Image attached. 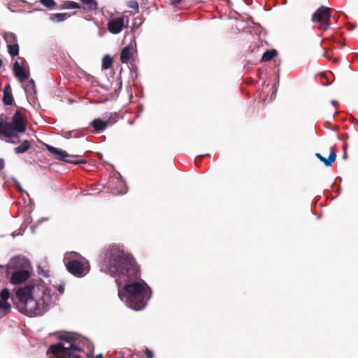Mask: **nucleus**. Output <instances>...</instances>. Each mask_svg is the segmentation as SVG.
<instances>
[{"label":"nucleus","mask_w":358,"mask_h":358,"mask_svg":"<svg viewBox=\"0 0 358 358\" xmlns=\"http://www.w3.org/2000/svg\"><path fill=\"white\" fill-rule=\"evenodd\" d=\"M51 301L48 288L41 285H27L17 289L15 305L22 313L29 317L42 315Z\"/></svg>","instance_id":"2"},{"label":"nucleus","mask_w":358,"mask_h":358,"mask_svg":"<svg viewBox=\"0 0 358 358\" xmlns=\"http://www.w3.org/2000/svg\"><path fill=\"white\" fill-rule=\"evenodd\" d=\"M127 294V303L135 310L143 309L151 296V290L141 276L128 281H121L120 288Z\"/></svg>","instance_id":"3"},{"label":"nucleus","mask_w":358,"mask_h":358,"mask_svg":"<svg viewBox=\"0 0 358 358\" xmlns=\"http://www.w3.org/2000/svg\"><path fill=\"white\" fill-rule=\"evenodd\" d=\"M171 1L172 3H180L182 0H170Z\"/></svg>","instance_id":"34"},{"label":"nucleus","mask_w":358,"mask_h":358,"mask_svg":"<svg viewBox=\"0 0 358 358\" xmlns=\"http://www.w3.org/2000/svg\"><path fill=\"white\" fill-rule=\"evenodd\" d=\"M127 6L129 8H133L136 10V12L138 11V3L137 1L136 0H131L127 3Z\"/></svg>","instance_id":"27"},{"label":"nucleus","mask_w":358,"mask_h":358,"mask_svg":"<svg viewBox=\"0 0 358 358\" xmlns=\"http://www.w3.org/2000/svg\"><path fill=\"white\" fill-rule=\"evenodd\" d=\"M65 266L71 274L78 278L85 276L89 271L82 262L76 259L65 262Z\"/></svg>","instance_id":"8"},{"label":"nucleus","mask_w":358,"mask_h":358,"mask_svg":"<svg viewBox=\"0 0 358 358\" xmlns=\"http://www.w3.org/2000/svg\"><path fill=\"white\" fill-rule=\"evenodd\" d=\"M113 65V59L108 55H105L102 59V68L103 69H108Z\"/></svg>","instance_id":"22"},{"label":"nucleus","mask_w":358,"mask_h":358,"mask_svg":"<svg viewBox=\"0 0 358 358\" xmlns=\"http://www.w3.org/2000/svg\"><path fill=\"white\" fill-rule=\"evenodd\" d=\"M3 37L7 44L9 55L14 57L19 55L20 46L17 42V37L13 32H5Z\"/></svg>","instance_id":"9"},{"label":"nucleus","mask_w":358,"mask_h":358,"mask_svg":"<svg viewBox=\"0 0 358 358\" xmlns=\"http://www.w3.org/2000/svg\"><path fill=\"white\" fill-rule=\"evenodd\" d=\"M14 101L13 96L12 94V89L10 85L5 86L3 89V102L5 105H12Z\"/></svg>","instance_id":"14"},{"label":"nucleus","mask_w":358,"mask_h":358,"mask_svg":"<svg viewBox=\"0 0 358 358\" xmlns=\"http://www.w3.org/2000/svg\"><path fill=\"white\" fill-rule=\"evenodd\" d=\"M323 56L330 60H332L334 62H338V59L333 58L331 56H330L327 51L324 52Z\"/></svg>","instance_id":"28"},{"label":"nucleus","mask_w":358,"mask_h":358,"mask_svg":"<svg viewBox=\"0 0 358 358\" xmlns=\"http://www.w3.org/2000/svg\"><path fill=\"white\" fill-rule=\"evenodd\" d=\"M62 8L66 9L80 8V5L74 1H66L63 3Z\"/></svg>","instance_id":"24"},{"label":"nucleus","mask_w":358,"mask_h":358,"mask_svg":"<svg viewBox=\"0 0 358 358\" xmlns=\"http://www.w3.org/2000/svg\"><path fill=\"white\" fill-rule=\"evenodd\" d=\"M77 335L66 334L59 337V340L64 341L66 344L57 343L51 345L47 350V355L52 354L58 358H80L78 353L82 352L80 347L76 344Z\"/></svg>","instance_id":"5"},{"label":"nucleus","mask_w":358,"mask_h":358,"mask_svg":"<svg viewBox=\"0 0 358 358\" xmlns=\"http://www.w3.org/2000/svg\"><path fill=\"white\" fill-rule=\"evenodd\" d=\"M331 17L330 8L326 6H321L313 14L311 20L314 23H318V29L324 31L330 27Z\"/></svg>","instance_id":"7"},{"label":"nucleus","mask_w":358,"mask_h":358,"mask_svg":"<svg viewBox=\"0 0 358 358\" xmlns=\"http://www.w3.org/2000/svg\"><path fill=\"white\" fill-rule=\"evenodd\" d=\"M30 148V141L28 140H24L20 145L14 148V151L16 154H22L27 152Z\"/></svg>","instance_id":"17"},{"label":"nucleus","mask_w":358,"mask_h":358,"mask_svg":"<svg viewBox=\"0 0 358 358\" xmlns=\"http://www.w3.org/2000/svg\"><path fill=\"white\" fill-rule=\"evenodd\" d=\"M315 156L317 158H318L321 162H322L325 166H331V164L335 162L336 160V152H334V150H332L328 158H325L324 157L322 156L320 153H316L315 154Z\"/></svg>","instance_id":"15"},{"label":"nucleus","mask_w":358,"mask_h":358,"mask_svg":"<svg viewBox=\"0 0 358 358\" xmlns=\"http://www.w3.org/2000/svg\"><path fill=\"white\" fill-rule=\"evenodd\" d=\"M15 185L19 192H24V190L22 188L21 185L19 182H17V180H15Z\"/></svg>","instance_id":"30"},{"label":"nucleus","mask_w":358,"mask_h":358,"mask_svg":"<svg viewBox=\"0 0 358 358\" xmlns=\"http://www.w3.org/2000/svg\"><path fill=\"white\" fill-rule=\"evenodd\" d=\"M2 64H3V62H2V60L0 59V68H1V66H2Z\"/></svg>","instance_id":"38"},{"label":"nucleus","mask_w":358,"mask_h":358,"mask_svg":"<svg viewBox=\"0 0 358 358\" xmlns=\"http://www.w3.org/2000/svg\"><path fill=\"white\" fill-rule=\"evenodd\" d=\"M13 71L15 76L20 83H23L27 80L29 76V73H27L24 67L20 65L17 61H15L13 64Z\"/></svg>","instance_id":"12"},{"label":"nucleus","mask_w":358,"mask_h":358,"mask_svg":"<svg viewBox=\"0 0 358 358\" xmlns=\"http://www.w3.org/2000/svg\"><path fill=\"white\" fill-rule=\"evenodd\" d=\"M331 103H332V104H333L334 106H336H336H337V105H338V102H337L336 101H334H334H331Z\"/></svg>","instance_id":"35"},{"label":"nucleus","mask_w":358,"mask_h":358,"mask_svg":"<svg viewBox=\"0 0 358 358\" xmlns=\"http://www.w3.org/2000/svg\"><path fill=\"white\" fill-rule=\"evenodd\" d=\"M278 52L275 49H271L266 50L262 55V62H269L275 56H277Z\"/></svg>","instance_id":"20"},{"label":"nucleus","mask_w":358,"mask_h":358,"mask_svg":"<svg viewBox=\"0 0 358 358\" xmlns=\"http://www.w3.org/2000/svg\"><path fill=\"white\" fill-rule=\"evenodd\" d=\"M100 270L117 278L115 282L120 296L121 281H128L141 276V271L134 257L118 245H110L102 252Z\"/></svg>","instance_id":"1"},{"label":"nucleus","mask_w":358,"mask_h":358,"mask_svg":"<svg viewBox=\"0 0 358 358\" xmlns=\"http://www.w3.org/2000/svg\"><path fill=\"white\" fill-rule=\"evenodd\" d=\"M123 27L124 18L122 17L112 18L108 22V31L113 34L120 33L122 31Z\"/></svg>","instance_id":"10"},{"label":"nucleus","mask_w":358,"mask_h":358,"mask_svg":"<svg viewBox=\"0 0 358 358\" xmlns=\"http://www.w3.org/2000/svg\"><path fill=\"white\" fill-rule=\"evenodd\" d=\"M27 129V121L22 113L16 110L10 120L3 114L0 115V138H6V141L12 143H17L19 141L12 140L17 138L18 134L24 133Z\"/></svg>","instance_id":"4"},{"label":"nucleus","mask_w":358,"mask_h":358,"mask_svg":"<svg viewBox=\"0 0 358 358\" xmlns=\"http://www.w3.org/2000/svg\"><path fill=\"white\" fill-rule=\"evenodd\" d=\"M24 90L27 93L30 94H35L36 93V85L33 79H30L27 82Z\"/></svg>","instance_id":"21"},{"label":"nucleus","mask_w":358,"mask_h":358,"mask_svg":"<svg viewBox=\"0 0 358 358\" xmlns=\"http://www.w3.org/2000/svg\"><path fill=\"white\" fill-rule=\"evenodd\" d=\"M71 15L67 13H54L50 15V20L54 22H59L66 20Z\"/></svg>","instance_id":"19"},{"label":"nucleus","mask_w":358,"mask_h":358,"mask_svg":"<svg viewBox=\"0 0 358 358\" xmlns=\"http://www.w3.org/2000/svg\"><path fill=\"white\" fill-rule=\"evenodd\" d=\"M4 168V160L1 158H0V171L3 170Z\"/></svg>","instance_id":"31"},{"label":"nucleus","mask_w":358,"mask_h":358,"mask_svg":"<svg viewBox=\"0 0 358 358\" xmlns=\"http://www.w3.org/2000/svg\"><path fill=\"white\" fill-rule=\"evenodd\" d=\"M11 306L10 305L3 300H0V311L2 312V315H5L10 312Z\"/></svg>","instance_id":"23"},{"label":"nucleus","mask_w":358,"mask_h":358,"mask_svg":"<svg viewBox=\"0 0 358 358\" xmlns=\"http://www.w3.org/2000/svg\"><path fill=\"white\" fill-rule=\"evenodd\" d=\"M131 49H132L131 46L127 45V46L123 48L122 50H121L120 58V61L122 63H127L129 62V60L131 58V57H132Z\"/></svg>","instance_id":"16"},{"label":"nucleus","mask_w":358,"mask_h":358,"mask_svg":"<svg viewBox=\"0 0 358 358\" xmlns=\"http://www.w3.org/2000/svg\"><path fill=\"white\" fill-rule=\"evenodd\" d=\"M41 3L48 8H54L56 4L54 0H41Z\"/></svg>","instance_id":"25"},{"label":"nucleus","mask_w":358,"mask_h":358,"mask_svg":"<svg viewBox=\"0 0 358 358\" xmlns=\"http://www.w3.org/2000/svg\"><path fill=\"white\" fill-rule=\"evenodd\" d=\"M58 291L61 294L64 293V286L63 285H59V287H58Z\"/></svg>","instance_id":"33"},{"label":"nucleus","mask_w":358,"mask_h":358,"mask_svg":"<svg viewBox=\"0 0 358 358\" xmlns=\"http://www.w3.org/2000/svg\"><path fill=\"white\" fill-rule=\"evenodd\" d=\"M347 147H348V144H347V143H344V145H343V149H344L345 152H346V148H347Z\"/></svg>","instance_id":"36"},{"label":"nucleus","mask_w":358,"mask_h":358,"mask_svg":"<svg viewBox=\"0 0 358 358\" xmlns=\"http://www.w3.org/2000/svg\"><path fill=\"white\" fill-rule=\"evenodd\" d=\"M119 358H123V357H119Z\"/></svg>","instance_id":"39"},{"label":"nucleus","mask_w":358,"mask_h":358,"mask_svg":"<svg viewBox=\"0 0 358 358\" xmlns=\"http://www.w3.org/2000/svg\"><path fill=\"white\" fill-rule=\"evenodd\" d=\"M115 122L116 120H113L111 117L107 120L96 118L91 122L90 125L96 131L101 132L104 131L108 127L111 126Z\"/></svg>","instance_id":"11"},{"label":"nucleus","mask_w":358,"mask_h":358,"mask_svg":"<svg viewBox=\"0 0 358 358\" xmlns=\"http://www.w3.org/2000/svg\"><path fill=\"white\" fill-rule=\"evenodd\" d=\"M29 272L25 270L15 271L11 276L10 282L15 285L22 283L29 278Z\"/></svg>","instance_id":"13"},{"label":"nucleus","mask_w":358,"mask_h":358,"mask_svg":"<svg viewBox=\"0 0 358 358\" xmlns=\"http://www.w3.org/2000/svg\"><path fill=\"white\" fill-rule=\"evenodd\" d=\"M343 157L344 159H346V158H347V153H346V152H344Z\"/></svg>","instance_id":"37"},{"label":"nucleus","mask_w":358,"mask_h":358,"mask_svg":"<svg viewBox=\"0 0 358 358\" xmlns=\"http://www.w3.org/2000/svg\"><path fill=\"white\" fill-rule=\"evenodd\" d=\"M87 358H103L102 354L97 355L95 357H93L92 355H87Z\"/></svg>","instance_id":"32"},{"label":"nucleus","mask_w":358,"mask_h":358,"mask_svg":"<svg viewBox=\"0 0 358 358\" xmlns=\"http://www.w3.org/2000/svg\"><path fill=\"white\" fill-rule=\"evenodd\" d=\"M145 354L147 358H153V353L150 350L147 348L145 350Z\"/></svg>","instance_id":"29"},{"label":"nucleus","mask_w":358,"mask_h":358,"mask_svg":"<svg viewBox=\"0 0 358 358\" xmlns=\"http://www.w3.org/2000/svg\"><path fill=\"white\" fill-rule=\"evenodd\" d=\"M0 296L3 301H6L10 297L9 290L7 288L2 289L0 293Z\"/></svg>","instance_id":"26"},{"label":"nucleus","mask_w":358,"mask_h":358,"mask_svg":"<svg viewBox=\"0 0 358 358\" xmlns=\"http://www.w3.org/2000/svg\"><path fill=\"white\" fill-rule=\"evenodd\" d=\"M46 149L53 155L56 157L57 159L63 161L68 164L80 165L85 164L87 161L81 159L82 155H69L66 151L56 148L52 145H46Z\"/></svg>","instance_id":"6"},{"label":"nucleus","mask_w":358,"mask_h":358,"mask_svg":"<svg viewBox=\"0 0 358 358\" xmlns=\"http://www.w3.org/2000/svg\"><path fill=\"white\" fill-rule=\"evenodd\" d=\"M83 4V8L86 11H92L97 8L96 0H80Z\"/></svg>","instance_id":"18"}]
</instances>
